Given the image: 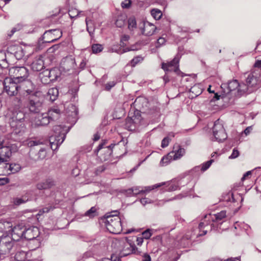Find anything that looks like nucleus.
<instances>
[{"label": "nucleus", "mask_w": 261, "mask_h": 261, "mask_svg": "<svg viewBox=\"0 0 261 261\" xmlns=\"http://www.w3.org/2000/svg\"><path fill=\"white\" fill-rule=\"evenodd\" d=\"M9 73L13 76L12 79L18 82L27 79L29 74V70L24 66L12 67L9 70Z\"/></svg>", "instance_id": "nucleus-4"}, {"label": "nucleus", "mask_w": 261, "mask_h": 261, "mask_svg": "<svg viewBox=\"0 0 261 261\" xmlns=\"http://www.w3.org/2000/svg\"><path fill=\"white\" fill-rule=\"evenodd\" d=\"M239 155V152L237 149H233L232 152L230 156L229 157V159H235L237 158Z\"/></svg>", "instance_id": "nucleus-63"}, {"label": "nucleus", "mask_w": 261, "mask_h": 261, "mask_svg": "<svg viewBox=\"0 0 261 261\" xmlns=\"http://www.w3.org/2000/svg\"><path fill=\"white\" fill-rule=\"evenodd\" d=\"M38 160H43L46 156V151L44 148H41L37 154Z\"/></svg>", "instance_id": "nucleus-45"}, {"label": "nucleus", "mask_w": 261, "mask_h": 261, "mask_svg": "<svg viewBox=\"0 0 261 261\" xmlns=\"http://www.w3.org/2000/svg\"><path fill=\"white\" fill-rule=\"evenodd\" d=\"M162 68L165 71H174L175 72H177L179 71L178 66L168 67L166 66V65L164 63H162Z\"/></svg>", "instance_id": "nucleus-48"}, {"label": "nucleus", "mask_w": 261, "mask_h": 261, "mask_svg": "<svg viewBox=\"0 0 261 261\" xmlns=\"http://www.w3.org/2000/svg\"><path fill=\"white\" fill-rule=\"evenodd\" d=\"M140 202L143 205H145L147 203H151L152 202V201L150 199L147 198H143L140 199Z\"/></svg>", "instance_id": "nucleus-64"}, {"label": "nucleus", "mask_w": 261, "mask_h": 261, "mask_svg": "<svg viewBox=\"0 0 261 261\" xmlns=\"http://www.w3.org/2000/svg\"><path fill=\"white\" fill-rule=\"evenodd\" d=\"M19 84L18 94L20 96H27L34 94L35 86L30 80L25 79L20 81Z\"/></svg>", "instance_id": "nucleus-5"}, {"label": "nucleus", "mask_w": 261, "mask_h": 261, "mask_svg": "<svg viewBox=\"0 0 261 261\" xmlns=\"http://www.w3.org/2000/svg\"><path fill=\"white\" fill-rule=\"evenodd\" d=\"M58 70L56 69H52L50 70H46L45 71L46 76H48L50 81H54L57 79L58 75L57 74Z\"/></svg>", "instance_id": "nucleus-36"}, {"label": "nucleus", "mask_w": 261, "mask_h": 261, "mask_svg": "<svg viewBox=\"0 0 261 261\" xmlns=\"http://www.w3.org/2000/svg\"><path fill=\"white\" fill-rule=\"evenodd\" d=\"M27 253L23 251H18L16 253L12 261H25Z\"/></svg>", "instance_id": "nucleus-34"}, {"label": "nucleus", "mask_w": 261, "mask_h": 261, "mask_svg": "<svg viewBox=\"0 0 261 261\" xmlns=\"http://www.w3.org/2000/svg\"><path fill=\"white\" fill-rule=\"evenodd\" d=\"M190 239V237L188 235H186L181 239L180 245L184 247H186L189 245V240Z\"/></svg>", "instance_id": "nucleus-49"}, {"label": "nucleus", "mask_w": 261, "mask_h": 261, "mask_svg": "<svg viewBox=\"0 0 261 261\" xmlns=\"http://www.w3.org/2000/svg\"><path fill=\"white\" fill-rule=\"evenodd\" d=\"M50 122L47 113H43L38 115L32 122V126L37 127L46 125Z\"/></svg>", "instance_id": "nucleus-12"}, {"label": "nucleus", "mask_w": 261, "mask_h": 261, "mask_svg": "<svg viewBox=\"0 0 261 261\" xmlns=\"http://www.w3.org/2000/svg\"><path fill=\"white\" fill-rule=\"evenodd\" d=\"M125 16H119L116 20L115 24L117 27L121 28L123 26L125 23Z\"/></svg>", "instance_id": "nucleus-40"}, {"label": "nucleus", "mask_w": 261, "mask_h": 261, "mask_svg": "<svg viewBox=\"0 0 261 261\" xmlns=\"http://www.w3.org/2000/svg\"><path fill=\"white\" fill-rule=\"evenodd\" d=\"M15 241L8 234L0 236V254H8L14 247Z\"/></svg>", "instance_id": "nucleus-3"}, {"label": "nucleus", "mask_w": 261, "mask_h": 261, "mask_svg": "<svg viewBox=\"0 0 261 261\" xmlns=\"http://www.w3.org/2000/svg\"><path fill=\"white\" fill-rule=\"evenodd\" d=\"M185 154V150L178 145H174L173 150L169 153V156L172 157L173 160L180 159Z\"/></svg>", "instance_id": "nucleus-16"}, {"label": "nucleus", "mask_w": 261, "mask_h": 261, "mask_svg": "<svg viewBox=\"0 0 261 261\" xmlns=\"http://www.w3.org/2000/svg\"><path fill=\"white\" fill-rule=\"evenodd\" d=\"M109 51L111 52H115L118 54H124L123 49L120 48L117 45H113L110 48Z\"/></svg>", "instance_id": "nucleus-41"}, {"label": "nucleus", "mask_w": 261, "mask_h": 261, "mask_svg": "<svg viewBox=\"0 0 261 261\" xmlns=\"http://www.w3.org/2000/svg\"><path fill=\"white\" fill-rule=\"evenodd\" d=\"M151 14L152 17L156 20L159 19L162 16V12L158 9H152L151 11Z\"/></svg>", "instance_id": "nucleus-44"}, {"label": "nucleus", "mask_w": 261, "mask_h": 261, "mask_svg": "<svg viewBox=\"0 0 261 261\" xmlns=\"http://www.w3.org/2000/svg\"><path fill=\"white\" fill-rule=\"evenodd\" d=\"M210 216L211 217V219L212 221L218 222L219 221L225 218L226 212L224 211H222L220 213H217L216 214H214L213 215H210Z\"/></svg>", "instance_id": "nucleus-31"}, {"label": "nucleus", "mask_w": 261, "mask_h": 261, "mask_svg": "<svg viewBox=\"0 0 261 261\" xmlns=\"http://www.w3.org/2000/svg\"><path fill=\"white\" fill-rule=\"evenodd\" d=\"M63 139L56 138L55 136H51L49 138V142L50 144L51 148L53 150H55L62 144L64 141Z\"/></svg>", "instance_id": "nucleus-24"}, {"label": "nucleus", "mask_w": 261, "mask_h": 261, "mask_svg": "<svg viewBox=\"0 0 261 261\" xmlns=\"http://www.w3.org/2000/svg\"><path fill=\"white\" fill-rule=\"evenodd\" d=\"M12 225L8 222H0V236L4 234V236L7 234L8 231L7 229L11 227Z\"/></svg>", "instance_id": "nucleus-33"}, {"label": "nucleus", "mask_w": 261, "mask_h": 261, "mask_svg": "<svg viewBox=\"0 0 261 261\" xmlns=\"http://www.w3.org/2000/svg\"><path fill=\"white\" fill-rule=\"evenodd\" d=\"M10 124L13 133L15 134H19L24 132L23 121H10Z\"/></svg>", "instance_id": "nucleus-17"}, {"label": "nucleus", "mask_w": 261, "mask_h": 261, "mask_svg": "<svg viewBox=\"0 0 261 261\" xmlns=\"http://www.w3.org/2000/svg\"><path fill=\"white\" fill-rule=\"evenodd\" d=\"M152 230L148 229L142 233V236L144 239H148L152 234Z\"/></svg>", "instance_id": "nucleus-52"}, {"label": "nucleus", "mask_w": 261, "mask_h": 261, "mask_svg": "<svg viewBox=\"0 0 261 261\" xmlns=\"http://www.w3.org/2000/svg\"><path fill=\"white\" fill-rule=\"evenodd\" d=\"M239 86V84L237 80L230 81L228 82L227 85L228 89L230 92L234 91L236 89L238 90Z\"/></svg>", "instance_id": "nucleus-38"}, {"label": "nucleus", "mask_w": 261, "mask_h": 261, "mask_svg": "<svg viewBox=\"0 0 261 261\" xmlns=\"http://www.w3.org/2000/svg\"><path fill=\"white\" fill-rule=\"evenodd\" d=\"M29 197L27 194L22 196L21 197H16L13 199V203L16 205H19L25 203L29 200Z\"/></svg>", "instance_id": "nucleus-32"}, {"label": "nucleus", "mask_w": 261, "mask_h": 261, "mask_svg": "<svg viewBox=\"0 0 261 261\" xmlns=\"http://www.w3.org/2000/svg\"><path fill=\"white\" fill-rule=\"evenodd\" d=\"M19 96L15 97L13 100V110H22L25 106V96L20 95Z\"/></svg>", "instance_id": "nucleus-23"}, {"label": "nucleus", "mask_w": 261, "mask_h": 261, "mask_svg": "<svg viewBox=\"0 0 261 261\" xmlns=\"http://www.w3.org/2000/svg\"><path fill=\"white\" fill-rule=\"evenodd\" d=\"M130 4V0H124L123 2L121 3V6L123 8H129Z\"/></svg>", "instance_id": "nucleus-59"}, {"label": "nucleus", "mask_w": 261, "mask_h": 261, "mask_svg": "<svg viewBox=\"0 0 261 261\" xmlns=\"http://www.w3.org/2000/svg\"><path fill=\"white\" fill-rule=\"evenodd\" d=\"M47 93L50 100L53 101L55 100L58 97L59 92L56 88H53L48 90Z\"/></svg>", "instance_id": "nucleus-35"}, {"label": "nucleus", "mask_w": 261, "mask_h": 261, "mask_svg": "<svg viewBox=\"0 0 261 261\" xmlns=\"http://www.w3.org/2000/svg\"><path fill=\"white\" fill-rule=\"evenodd\" d=\"M96 210L95 207H92L90 210L85 213V216H88L90 218L93 217L95 216Z\"/></svg>", "instance_id": "nucleus-54"}, {"label": "nucleus", "mask_w": 261, "mask_h": 261, "mask_svg": "<svg viewBox=\"0 0 261 261\" xmlns=\"http://www.w3.org/2000/svg\"><path fill=\"white\" fill-rule=\"evenodd\" d=\"M43 58V56H39L34 59L32 63V68L34 71H39L43 69L44 66Z\"/></svg>", "instance_id": "nucleus-19"}, {"label": "nucleus", "mask_w": 261, "mask_h": 261, "mask_svg": "<svg viewBox=\"0 0 261 261\" xmlns=\"http://www.w3.org/2000/svg\"><path fill=\"white\" fill-rule=\"evenodd\" d=\"M8 52L13 55L17 60L21 59L24 55L22 48L20 46L16 45L9 47L8 48Z\"/></svg>", "instance_id": "nucleus-15"}, {"label": "nucleus", "mask_w": 261, "mask_h": 261, "mask_svg": "<svg viewBox=\"0 0 261 261\" xmlns=\"http://www.w3.org/2000/svg\"><path fill=\"white\" fill-rule=\"evenodd\" d=\"M213 132L214 136L212 138L213 141L220 142L224 141L227 137L223 125L219 119L215 122Z\"/></svg>", "instance_id": "nucleus-6"}, {"label": "nucleus", "mask_w": 261, "mask_h": 261, "mask_svg": "<svg viewBox=\"0 0 261 261\" xmlns=\"http://www.w3.org/2000/svg\"><path fill=\"white\" fill-rule=\"evenodd\" d=\"M164 184H156L153 186H151V187H144V189L143 188L141 189V190H142V193H149L150 191H151V190H153L155 188H158V187H161L162 185H163Z\"/></svg>", "instance_id": "nucleus-43"}, {"label": "nucleus", "mask_w": 261, "mask_h": 261, "mask_svg": "<svg viewBox=\"0 0 261 261\" xmlns=\"http://www.w3.org/2000/svg\"><path fill=\"white\" fill-rule=\"evenodd\" d=\"M79 15V12L76 9H71L69 11V15L71 18H74Z\"/></svg>", "instance_id": "nucleus-57"}, {"label": "nucleus", "mask_w": 261, "mask_h": 261, "mask_svg": "<svg viewBox=\"0 0 261 261\" xmlns=\"http://www.w3.org/2000/svg\"><path fill=\"white\" fill-rule=\"evenodd\" d=\"M4 78V91L10 96H13L18 93V82L12 78H5V77Z\"/></svg>", "instance_id": "nucleus-8"}, {"label": "nucleus", "mask_w": 261, "mask_h": 261, "mask_svg": "<svg viewBox=\"0 0 261 261\" xmlns=\"http://www.w3.org/2000/svg\"><path fill=\"white\" fill-rule=\"evenodd\" d=\"M8 169H9V175L11 174H15L20 171L22 167L20 164L17 163H8Z\"/></svg>", "instance_id": "nucleus-30"}, {"label": "nucleus", "mask_w": 261, "mask_h": 261, "mask_svg": "<svg viewBox=\"0 0 261 261\" xmlns=\"http://www.w3.org/2000/svg\"><path fill=\"white\" fill-rule=\"evenodd\" d=\"M171 160H173V158L172 157L169 156V153L166 155L164 156L161 162L160 165L162 166H164L167 165Z\"/></svg>", "instance_id": "nucleus-42"}, {"label": "nucleus", "mask_w": 261, "mask_h": 261, "mask_svg": "<svg viewBox=\"0 0 261 261\" xmlns=\"http://www.w3.org/2000/svg\"><path fill=\"white\" fill-rule=\"evenodd\" d=\"M169 143V137H166L163 139V140L162 141L161 146L163 148H165L168 145Z\"/></svg>", "instance_id": "nucleus-60"}, {"label": "nucleus", "mask_w": 261, "mask_h": 261, "mask_svg": "<svg viewBox=\"0 0 261 261\" xmlns=\"http://www.w3.org/2000/svg\"><path fill=\"white\" fill-rule=\"evenodd\" d=\"M103 49V47L101 44H94L92 46V53L97 54L101 52Z\"/></svg>", "instance_id": "nucleus-46"}, {"label": "nucleus", "mask_w": 261, "mask_h": 261, "mask_svg": "<svg viewBox=\"0 0 261 261\" xmlns=\"http://www.w3.org/2000/svg\"><path fill=\"white\" fill-rule=\"evenodd\" d=\"M122 245V248L120 250V255L121 256H126L130 254L139 255L141 251L137 248L135 244H132L127 240L122 241L120 242Z\"/></svg>", "instance_id": "nucleus-7"}, {"label": "nucleus", "mask_w": 261, "mask_h": 261, "mask_svg": "<svg viewBox=\"0 0 261 261\" xmlns=\"http://www.w3.org/2000/svg\"><path fill=\"white\" fill-rule=\"evenodd\" d=\"M8 64L6 59H3L0 63V78H4L7 74Z\"/></svg>", "instance_id": "nucleus-28"}, {"label": "nucleus", "mask_w": 261, "mask_h": 261, "mask_svg": "<svg viewBox=\"0 0 261 261\" xmlns=\"http://www.w3.org/2000/svg\"><path fill=\"white\" fill-rule=\"evenodd\" d=\"M22 29V25L21 24H18L16 25H15L14 27H13L11 32L10 33L8 34V36L9 37H11L14 33H15L17 31H18Z\"/></svg>", "instance_id": "nucleus-55"}, {"label": "nucleus", "mask_w": 261, "mask_h": 261, "mask_svg": "<svg viewBox=\"0 0 261 261\" xmlns=\"http://www.w3.org/2000/svg\"><path fill=\"white\" fill-rule=\"evenodd\" d=\"M251 88L252 87H250V86H248V84L244 83L239 84L237 91L238 95L241 96L247 92H251L252 91V89H251Z\"/></svg>", "instance_id": "nucleus-26"}, {"label": "nucleus", "mask_w": 261, "mask_h": 261, "mask_svg": "<svg viewBox=\"0 0 261 261\" xmlns=\"http://www.w3.org/2000/svg\"><path fill=\"white\" fill-rule=\"evenodd\" d=\"M25 228L20 225H16L13 228L10 227L7 230L8 232H11V238L14 241H18L21 238H24Z\"/></svg>", "instance_id": "nucleus-10"}, {"label": "nucleus", "mask_w": 261, "mask_h": 261, "mask_svg": "<svg viewBox=\"0 0 261 261\" xmlns=\"http://www.w3.org/2000/svg\"><path fill=\"white\" fill-rule=\"evenodd\" d=\"M116 85V82L114 81H111L108 82L106 84L105 89L107 91H109L111 89Z\"/></svg>", "instance_id": "nucleus-58"}, {"label": "nucleus", "mask_w": 261, "mask_h": 261, "mask_svg": "<svg viewBox=\"0 0 261 261\" xmlns=\"http://www.w3.org/2000/svg\"><path fill=\"white\" fill-rule=\"evenodd\" d=\"M61 111L58 107H54L50 109L47 112L49 118L51 121L56 120L59 118Z\"/></svg>", "instance_id": "nucleus-21"}, {"label": "nucleus", "mask_w": 261, "mask_h": 261, "mask_svg": "<svg viewBox=\"0 0 261 261\" xmlns=\"http://www.w3.org/2000/svg\"><path fill=\"white\" fill-rule=\"evenodd\" d=\"M143 58L140 56H137L133 59L130 62V65L132 66H135L138 63L141 62L143 61Z\"/></svg>", "instance_id": "nucleus-51"}, {"label": "nucleus", "mask_w": 261, "mask_h": 261, "mask_svg": "<svg viewBox=\"0 0 261 261\" xmlns=\"http://www.w3.org/2000/svg\"><path fill=\"white\" fill-rule=\"evenodd\" d=\"M39 230L38 227L32 226L24 229V238L28 240H33L38 237Z\"/></svg>", "instance_id": "nucleus-13"}, {"label": "nucleus", "mask_w": 261, "mask_h": 261, "mask_svg": "<svg viewBox=\"0 0 261 261\" xmlns=\"http://www.w3.org/2000/svg\"><path fill=\"white\" fill-rule=\"evenodd\" d=\"M213 160H211L208 161H207L205 163H203L201 165V171H205L211 165L212 163L213 162Z\"/></svg>", "instance_id": "nucleus-53"}, {"label": "nucleus", "mask_w": 261, "mask_h": 261, "mask_svg": "<svg viewBox=\"0 0 261 261\" xmlns=\"http://www.w3.org/2000/svg\"><path fill=\"white\" fill-rule=\"evenodd\" d=\"M54 185V181L52 179H48L44 181L38 183L36 187L38 190H44L50 188Z\"/></svg>", "instance_id": "nucleus-27"}, {"label": "nucleus", "mask_w": 261, "mask_h": 261, "mask_svg": "<svg viewBox=\"0 0 261 261\" xmlns=\"http://www.w3.org/2000/svg\"><path fill=\"white\" fill-rule=\"evenodd\" d=\"M75 62L74 59L71 58H64L61 63L60 70L64 72L70 71H73L75 67Z\"/></svg>", "instance_id": "nucleus-11"}, {"label": "nucleus", "mask_w": 261, "mask_h": 261, "mask_svg": "<svg viewBox=\"0 0 261 261\" xmlns=\"http://www.w3.org/2000/svg\"><path fill=\"white\" fill-rule=\"evenodd\" d=\"M129 191L130 192H133V195L142 194V192L143 191L141 189V187H133L131 189H129Z\"/></svg>", "instance_id": "nucleus-56"}, {"label": "nucleus", "mask_w": 261, "mask_h": 261, "mask_svg": "<svg viewBox=\"0 0 261 261\" xmlns=\"http://www.w3.org/2000/svg\"><path fill=\"white\" fill-rule=\"evenodd\" d=\"M178 59L176 57H175L171 61L167 63H165V64L166 65V66L168 67H175L178 66Z\"/></svg>", "instance_id": "nucleus-47"}, {"label": "nucleus", "mask_w": 261, "mask_h": 261, "mask_svg": "<svg viewBox=\"0 0 261 261\" xmlns=\"http://www.w3.org/2000/svg\"><path fill=\"white\" fill-rule=\"evenodd\" d=\"M166 42V40L163 37H160L158 39L157 41V44L156 47H159L161 46L162 45H164Z\"/></svg>", "instance_id": "nucleus-62"}, {"label": "nucleus", "mask_w": 261, "mask_h": 261, "mask_svg": "<svg viewBox=\"0 0 261 261\" xmlns=\"http://www.w3.org/2000/svg\"><path fill=\"white\" fill-rule=\"evenodd\" d=\"M53 130L54 132V135L52 136H55L56 138H59L61 139H63L64 140L65 139L66 135L69 131V127L67 128L65 126H62L61 125H56L53 128Z\"/></svg>", "instance_id": "nucleus-14"}, {"label": "nucleus", "mask_w": 261, "mask_h": 261, "mask_svg": "<svg viewBox=\"0 0 261 261\" xmlns=\"http://www.w3.org/2000/svg\"><path fill=\"white\" fill-rule=\"evenodd\" d=\"M114 146L113 144H111L110 145H109L106 147H103V144H100L98 145L97 149L95 150V153L97 154V153L100 151L101 152H104L106 153L105 156L103 158V160H107L109 159V158L110 156L112 150V147H113Z\"/></svg>", "instance_id": "nucleus-18"}, {"label": "nucleus", "mask_w": 261, "mask_h": 261, "mask_svg": "<svg viewBox=\"0 0 261 261\" xmlns=\"http://www.w3.org/2000/svg\"><path fill=\"white\" fill-rule=\"evenodd\" d=\"M104 223L111 233H119L122 230L121 219L117 214L107 216Z\"/></svg>", "instance_id": "nucleus-1"}, {"label": "nucleus", "mask_w": 261, "mask_h": 261, "mask_svg": "<svg viewBox=\"0 0 261 261\" xmlns=\"http://www.w3.org/2000/svg\"><path fill=\"white\" fill-rule=\"evenodd\" d=\"M8 161L0 160V176L9 175Z\"/></svg>", "instance_id": "nucleus-29"}, {"label": "nucleus", "mask_w": 261, "mask_h": 261, "mask_svg": "<svg viewBox=\"0 0 261 261\" xmlns=\"http://www.w3.org/2000/svg\"><path fill=\"white\" fill-rule=\"evenodd\" d=\"M24 113L22 110H13L10 121H23Z\"/></svg>", "instance_id": "nucleus-22"}, {"label": "nucleus", "mask_w": 261, "mask_h": 261, "mask_svg": "<svg viewBox=\"0 0 261 261\" xmlns=\"http://www.w3.org/2000/svg\"><path fill=\"white\" fill-rule=\"evenodd\" d=\"M43 100V95L40 91L29 96L28 107L30 111L35 113L39 112L42 109Z\"/></svg>", "instance_id": "nucleus-2"}, {"label": "nucleus", "mask_w": 261, "mask_h": 261, "mask_svg": "<svg viewBox=\"0 0 261 261\" xmlns=\"http://www.w3.org/2000/svg\"><path fill=\"white\" fill-rule=\"evenodd\" d=\"M86 25H87V30L89 32L90 36L91 37H93V34H94L93 32L94 31V28L93 26V22L91 20H86Z\"/></svg>", "instance_id": "nucleus-39"}, {"label": "nucleus", "mask_w": 261, "mask_h": 261, "mask_svg": "<svg viewBox=\"0 0 261 261\" xmlns=\"http://www.w3.org/2000/svg\"><path fill=\"white\" fill-rule=\"evenodd\" d=\"M136 27V22L134 18H130L128 20V28L130 30H133Z\"/></svg>", "instance_id": "nucleus-50"}, {"label": "nucleus", "mask_w": 261, "mask_h": 261, "mask_svg": "<svg viewBox=\"0 0 261 261\" xmlns=\"http://www.w3.org/2000/svg\"><path fill=\"white\" fill-rule=\"evenodd\" d=\"M125 127L129 130H133L135 129L134 120L133 118L128 117L126 119Z\"/></svg>", "instance_id": "nucleus-37"}, {"label": "nucleus", "mask_w": 261, "mask_h": 261, "mask_svg": "<svg viewBox=\"0 0 261 261\" xmlns=\"http://www.w3.org/2000/svg\"><path fill=\"white\" fill-rule=\"evenodd\" d=\"M62 34V31L59 29L48 30L44 33L42 39L44 42H53L59 39Z\"/></svg>", "instance_id": "nucleus-9"}, {"label": "nucleus", "mask_w": 261, "mask_h": 261, "mask_svg": "<svg viewBox=\"0 0 261 261\" xmlns=\"http://www.w3.org/2000/svg\"><path fill=\"white\" fill-rule=\"evenodd\" d=\"M254 66L255 68H258L257 71H258L259 73H261V60H257Z\"/></svg>", "instance_id": "nucleus-61"}, {"label": "nucleus", "mask_w": 261, "mask_h": 261, "mask_svg": "<svg viewBox=\"0 0 261 261\" xmlns=\"http://www.w3.org/2000/svg\"><path fill=\"white\" fill-rule=\"evenodd\" d=\"M156 30V27L149 22H144L142 34L147 36H152Z\"/></svg>", "instance_id": "nucleus-20"}, {"label": "nucleus", "mask_w": 261, "mask_h": 261, "mask_svg": "<svg viewBox=\"0 0 261 261\" xmlns=\"http://www.w3.org/2000/svg\"><path fill=\"white\" fill-rule=\"evenodd\" d=\"M257 74L254 71L248 74L246 79V83L248 86H250V87H253L257 84Z\"/></svg>", "instance_id": "nucleus-25"}]
</instances>
